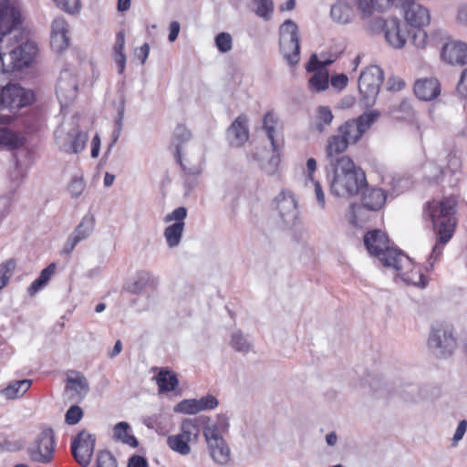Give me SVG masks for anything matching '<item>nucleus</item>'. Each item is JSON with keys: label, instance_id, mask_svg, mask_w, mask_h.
Listing matches in <instances>:
<instances>
[{"label": "nucleus", "instance_id": "29", "mask_svg": "<svg viewBox=\"0 0 467 467\" xmlns=\"http://www.w3.org/2000/svg\"><path fill=\"white\" fill-rule=\"evenodd\" d=\"M400 4L398 0H358V8L364 16H369L373 9L384 11L392 5Z\"/></svg>", "mask_w": 467, "mask_h": 467}, {"label": "nucleus", "instance_id": "21", "mask_svg": "<svg viewBox=\"0 0 467 467\" xmlns=\"http://www.w3.org/2000/svg\"><path fill=\"white\" fill-rule=\"evenodd\" d=\"M248 118L244 114L238 116L227 129V140L233 147L243 146L249 139Z\"/></svg>", "mask_w": 467, "mask_h": 467}, {"label": "nucleus", "instance_id": "62", "mask_svg": "<svg viewBox=\"0 0 467 467\" xmlns=\"http://www.w3.org/2000/svg\"><path fill=\"white\" fill-rule=\"evenodd\" d=\"M347 84L348 77L345 74H337L331 78V85L337 89H343Z\"/></svg>", "mask_w": 467, "mask_h": 467}, {"label": "nucleus", "instance_id": "18", "mask_svg": "<svg viewBox=\"0 0 467 467\" xmlns=\"http://www.w3.org/2000/svg\"><path fill=\"white\" fill-rule=\"evenodd\" d=\"M192 137L191 131L184 125H178L173 132V143L175 145V154L178 161L180 162L183 171L189 174L197 176L202 172L201 161H199L197 163L187 166L186 163L183 162L181 156L182 145L188 141Z\"/></svg>", "mask_w": 467, "mask_h": 467}, {"label": "nucleus", "instance_id": "51", "mask_svg": "<svg viewBox=\"0 0 467 467\" xmlns=\"http://www.w3.org/2000/svg\"><path fill=\"white\" fill-rule=\"evenodd\" d=\"M57 5L67 13L74 14L79 10V0H54Z\"/></svg>", "mask_w": 467, "mask_h": 467}, {"label": "nucleus", "instance_id": "7", "mask_svg": "<svg viewBox=\"0 0 467 467\" xmlns=\"http://www.w3.org/2000/svg\"><path fill=\"white\" fill-rule=\"evenodd\" d=\"M200 428L196 419H185L181 424V432L167 439L168 446L177 453L186 456L191 453L190 443H196Z\"/></svg>", "mask_w": 467, "mask_h": 467}, {"label": "nucleus", "instance_id": "30", "mask_svg": "<svg viewBox=\"0 0 467 467\" xmlns=\"http://www.w3.org/2000/svg\"><path fill=\"white\" fill-rule=\"evenodd\" d=\"M337 132L343 136L348 144L357 143L363 136L357 125V121L354 119L348 120L340 125L337 129Z\"/></svg>", "mask_w": 467, "mask_h": 467}, {"label": "nucleus", "instance_id": "15", "mask_svg": "<svg viewBox=\"0 0 467 467\" xmlns=\"http://www.w3.org/2000/svg\"><path fill=\"white\" fill-rule=\"evenodd\" d=\"M57 144L66 152L78 153L82 151L88 140V134L73 128L68 132L57 130L55 133Z\"/></svg>", "mask_w": 467, "mask_h": 467}, {"label": "nucleus", "instance_id": "59", "mask_svg": "<svg viewBox=\"0 0 467 467\" xmlns=\"http://www.w3.org/2000/svg\"><path fill=\"white\" fill-rule=\"evenodd\" d=\"M456 90L461 97L467 98V67L461 74Z\"/></svg>", "mask_w": 467, "mask_h": 467}, {"label": "nucleus", "instance_id": "56", "mask_svg": "<svg viewBox=\"0 0 467 467\" xmlns=\"http://www.w3.org/2000/svg\"><path fill=\"white\" fill-rule=\"evenodd\" d=\"M68 26L63 17H57L52 23V34H67Z\"/></svg>", "mask_w": 467, "mask_h": 467}, {"label": "nucleus", "instance_id": "4", "mask_svg": "<svg viewBox=\"0 0 467 467\" xmlns=\"http://www.w3.org/2000/svg\"><path fill=\"white\" fill-rule=\"evenodd\" d=\"M20 23V13L14 7H10L7 0H0V72L8 73L13 71L11 60H5L3 56L6 55L15 44L19 42L20 35L16 26Z\"/></svg>", "mask_w": 467, "mask_h": 467}, {"label": "nucleus", "instance_id": "38", "mask_svg": "<svg viewBox=\"0 0 467 467\" xmlns=\"http://www.w3.org/2000/svg\"><path fill=\"white\" fill-rule=\"evenodd\" d=\"M309 86L316 91L325 90L328 87V73L326 69L317 70L309 79Z\"/></svg>", "mask_w": 467, "mask_h": 467}, {"label": "nucleus", "instance_id": "13", "mask_svg": "<svg viewBox=\"0 0 467 467\" xmlns=\"http://www.w3.org/2000/svg\"><path fill=\"white\" fill-rule=\"evenodd\" d=\"M380 26H383L386 41L394 48H401L406 44L410 31L407 26L396 17L388 20L378 21Z\"/></svg>", "mask_w": 467, "mask_h": 467}, {"label": "nucleus", "instance_id": "16", "mask_svg": "<svg viewBox=\"0 0 467 467\" xmlns=\"http://www.w3.org/2000/svg\"><path fill=\"white\" fill-rule=\"evenodd\" d=\"M56 93L62 107L67 106L76 99L78 80L68 69L61 71L57 82Z\"/></svg>", "mask_w": 467, "mask_h": 467}, {"label": "nucleus", "instance_id": "31", "mask_svg": "<svg viewBox=\"0 0 467 467\" xmlns=\"http://www.w3.org/2000/svg\"><path fill=\"white\" fill-rule=\"evenodd\" d=\"M67 388L74 391L76 397L79 400L84 399L89 391V385L87 379L78 373L76 377L67 378Z\"/></svg>", "mask_w": 467, "mask_h": 467}, {"label": "nucleus", "instance_id": "11", "mask_svg": "<svg viewBox=\"0 0 467 467\" xmlns=\"http://www.w3.org/2000/svg\"><path fill=\"white\" fill-rule=\"evenodd\" d=\"M275 209L279 223L283 227L293 226L298 218L297 201L295 195L287 190H283L275 198Z\"/></svg>", "mask_w": 467, "mask_h": 467}, {"label": "nucleus", "instance_id": "57", "mask_svg": "<svg viewBox=\"0 0 467 467\" xmlns=\"http://www.w3.org/2000/svg\"><path fill=\"white\" fill-rule=\"evenodd\" d=\"M448 161H447V169L451 173H456L458 171H460L462 167V162L460 158L454 154V153H449L447 155Z\"/></svg>", "mask_w": 467, "mask_h": 467}, {"label": "nucleus", "instance_id": "17", "mask_svg": "<svg viewBox=\"0 0 467 467\" xmlns=\"http://www.w3.org/2000/svg\"><path fill=\"white\" fill-rule=\"evenodd\" d=\"M36 52L37 47L33 41H26L14 48H9L8 57L11 60L13 69L21 70L28 67L33 62Z\"/></svg>", "mask_w": 467, "mask_h": 467}, {"label": "nucleus", "instance_id": "26", "mask_svg": "<svg viewBox=\"0 0 467 467\" xmlns=\"http://www.w3.org/2000/svg\"><path fill=\"white\" fill-rule=\"evenodd\" d=\"M32 385L31 379H21L11 381L1 390V395L6 400H16L23 397Z\"/></svg>", "mask_w": 467, "mask_h": 467}, {"label": "nucleus", "instance_id": "50", "mask_svg": "<svg viewBox=\"0 0 467 467\" xmlns=\"http://www.w3.org/2000/svg\"><path fill=\"white\" fill-rule=\"evenodd\" d=\"M197 402L198 407L200 408V411L213 410L219 404L218 400L214 396L210 394L203 396L200 399H197Z\"/></svg>", "mask_w": 467, "mask_h": 467}, {"label": "nucleus", "instance_id": "27", "mask_svg": "<svg viewBox=\"0 0 467 467\" xmlns=\"http://www.w3.org/2000/svg\"><path fill=\"white\" fill-rule=\"evenodd\" d=\"M330 16L336 23L346 25L352 20L354 12L350 5L343 1H338L332 5Z\"/></svg>", "mask_w": 467, "mask_h": 467}, {"label": "nucleus", "instance_id": "12", "mask_svg": "<svg viewBox=\"0 0 467 467\" xmlns=\"http://www.w3.org/2000/svg\"><path fill=\"white\" fill-rule=\"evenodd\" d=\"M203 435L213 460L221 465L228 463L231 451L224 439L219 434L218 428L216 426H208L204 428Z\"/></svg>", "mask_w": 467, "mask_h": 467}, {"label": "nucleus", "instance_id": "9", "mask_svg": "<svg viewBox=\"0 0 467 467\" xmlns=\"http://www.w3.org/2000/svg\"><path fill=\"white\" fill-rule=\"evenodd\" d=\"M428 347L439 358H445L452 354L456 340L451 328L441 326L433 327L429 336Z\"/></svg>", "mask_w": 467, "mask_h": 467}, {"label": "nucleus", "instance_id": "10", "mask_svg": "<svg viewBox=\"0 0 467 467\" xmlns=\"http://www.w3.org/2000/svg\"><path fill=\"white\" fill-rule=\"evenodd\" d=\"M34 101V94L18 84H10L0 91V104L10 110H17L30 105Z\"/></svg>", "mask_w": 467, "mask_h": 467}, {"label": "nucleus", "instance_id": "63", "mask_svg": "<svg viewBox=\"0 0 467 467\" xmlns=\"http://www.w3.org/2000/svg\"><path fill=\"white\" fill-rule=\"evenodd\" d=\"M306 68L308 72H317V70L322 69L321 67V60L318 59L316 54H313L309 61L307 62Z\"/></svg>", "mask_w": 467, "mask_h": 467}, {"label": "nucleus", "instance_id": "25", "mask_svg": "<svg viewBox=\"0 0 467 467\" xmlns=\"http://www.w3.org/2000/svg\"><path fill=\"white\" fill-rule=\"evenodd\" d=\"M348 143L340 133H337L328 137L325 150L326 156L328 161V165H331L332 161L340 159V155L348 149Z\"/></svg>", "mask_w": 467, "mask_h": 467}, {"label": "nucleus", "instance_id": "55", "mask_svg": "<svg viewBox=\"0 0 467 467\" xmlns=\"http://www.w3.org/2000/svg\"><path fill=\"white\" fill-rule=\"evenodd\" d=\"M310 182L314 186V192H315L316 199H317L318 206L321 209H325V207H326V198H325V193H324V191L322 189V186H321L320 182H317V181H315V180L310 181Z\"/></svg>", "mask_w": 467, "mask_h": 467}, {"label": "nucleus", "instance_id": "42", "mask_svg": "<svg viewBox=\"0 0 467 467\" xmlns=\"http://www.w3.org/2000/svg\"><path fill=\"white\" fill-rule=\"evenodd\" d=\"M174 411L183 414H196L200 411L197 399H186L180 401L175 407Z\"/></svg>", "mask_w": 467, "mask_h": 467}, {"label": "nucleus", "instance_id": "54", "mask_svg": "<svg viewBox=\"0 0 467 467\" xmlns=\"http://www.w3.org/2000/svg\"><path fill=\"white\" fill-rule=\"evenodd\" d=\"M360 209V206L357 203H351L348 206V209L345 213V219L348 221V223H350L353 226H357L358 224L357 213Z\"/></svg>", "mask_w": 467, "mask_h": 467}, {"label": "nucleus", "instance_id": "39", "mask_svg": "<svg viewBox=\"0 0 467 467\" xmlns=\"http://www.w3.org/2000/svg\"><path fill=\"white\" fill-rule=\"evenodd\" d=\"M379 118V112L378 110H370L360 115L358 119H354L357 121V125L359 128L361 133H364L370 129L372 124Z\"/></svg>", "mask_w": 467, "mask_h": 467}, {"label": "nucleus", "instance_id": "47", "mask_svg": "<svg viewBox=\"0 0 467 467\" xmlns=\"http://www.w3.org/2000/svg\"><path fill=\"white\" fill-rule=\"evenodd\" d=\"M97 467H118L117 460L109 451H99L97 457Z\"/></svg>", "mask_w": 467, "mask_h": 467}, {"label": "nucleus", "instance_id": "35", "mask_svg": "<svg viewBox=\"0 0 467 467\" xmlns=\"http://www.w3.org/2000/svg\"><path fill=\"white\" fill-rule=\"evenodd\" d=\"M151 279L152 276L149 272L140 271L136 275L134 281L129 285L128 290L132 294H140L144 290Z\"/></svg>", "mask_w": 467, "mask_h": 467}, {"label": "nucleus", "instance_id": "58", "mask_svg": "<svg viewBox=\"0 0 467 467\" xmlns=\"http://www.w3.org/2000/svg\"><path fill=\"white\" fill-rule=\"evenodd\" d=\"M279 163L280 158L277 154H275L269 159L267 163L264 164L263 169L267 174L272 175L276 172Z\"/></svg>", "mask_w": 467, "mask_h": 467}, {"label": "nucleus", "instance_id": "40", "mask_svg": "<svg viewBox=\"0 0 467 467\" xmlns=\"http://www.w3.org/2000/svg\"><path fill=\"white\" fill-rule=\"evenodd\" d=\"M255 5L254 13L264 20H270L274 11V3L272 0H254Z\"/></svg>", "mask_w": 467, "mask_h": 467}, {"label": "nucleus", "instance_id": "33", "mask_svg": "<svg viewBox=\"0 0 467 467\" xmlns=\"http://www.w3.org/2000/svg\"><path fill=\"white\" fill-rule=\"evenodd\" d=\"M184 223H174L164 230V237L169 247L173 248L179 245L182 240Z\"/></svg>", "mask_w": 467, "mask_h": 467}, {"label": "nucleus", "instance_id": "36", "mask_svg": "<svg viewBox=\"0 0 467 467\" xmlns=\"http://www.w3.org/2000/svg\"><path fill=\"white\" fill-rule=\"evenodd\" d=\"M275 123H276L275 116L272 112H267L264 117L263 125H264V129L267 134V138L271 141V144H272V147H273V150L275 152L277 151V143L275 139V135L276 133L275 127Z\"/></svg>", "mask_w": 467, "mask_h": 467}, {"label": "nucleus", "instance_id": "53", "mask_svg": "<svg viewBox=\"0 0 467 467\" xmlns=\"http://www.w3.org/2000/svg\"><path fill=\"white\" fill-rule=\"evenodd\" d=\"M187 216V210L184 207H179L172 211L171 213H168L165 216V222L175 221V223H184V219Z\"/></svg>", "mask_w": 467, "mask_h": 467}, {"label": "nucleus", "instance_id": "23", "mask_svg": "<svg viewBox=\"0 0 467 467\" xmlns=\"http://www.w3.org/2000/svg\"><path fill=\"white\" fill-rule=\"evenodd\" d=\"M414 93L421 100L436 99L441 93V85L437 78H421L414 84Z\"/></svg>", "mask_w": 467, "mask_h": 467}, {"label": "nucleus", "instance_id": "61", "mask_svg": "<svg viewBox=\"0 0 467 467\" xmlns=\"http://www.w3.org/2000/svg\"><path fill=\"white\" fill-rule=\"evenodd\" d=\"M404 112L406 116H395L397 119H404L407 116H410L411 112V107L410 104L407 100H402L398 108L393 107L391 109V114L395 115L396 112Z\"/></svg>", "mask_w": 467, "mask_h": 467}, {"label": "nucleus", "instance_id": "20", "mask_svg": "<svg viewBox=\"0 0 467 467\" xmlns=\"http://www.w3.org/2000/svg\"><path fill=\"white\" fill-rule=\"evenodd\" d=\"M94 223L93 215H85L74 232L68 236L62 253L70 254L79 242L88 238L94 230Z\"/></svg>", "mask_w": 467, "mask_h": 467}, {"label": "nucleus", "instance_id": "48", "mask_svg": "<svg viewBox=\"0 0 467 467\" xmlns=\"http://www.w3.org/2000/svg\"><path fill=\"white\" fill-rule=\"evenodd\" d=\"M86 187L82 177H74L68 184V191L72 198H78L81 195Z\"/></svg>", "mask_w": 467, "mask_h": 467}, {"label": "nucleus", "instance_id": "28", "mask_svg": "<svg viewBox=\"0 0 467 467\" xmlns=\"http://www.w3.org/2000/svg\"><path fill=\"white\" fill-rule=\"evenodd\" d=\"M113 439L132 448L139 444L138 440L130 433V426L126 421L117 423L113 428Z\"/></svg>", "mask_w": 467, "mask_h": 467}, {"label": "nucleus", "instance_id": "46", "mask_svg": "<svg viewBox=\"0 0 467 467\" xmlns=\"http://www.w3.org/2000/svg\"><path fill=\"white\" fill-rule=\"evenodd\" d=\"M50 45L57 52H62L69 45L67 34H51Z\"/></svg>", "mask_w": 467, "mask_h": 467}, {"label": "nucleus", "instance_id": "22", "mask_svg": "<svg viewBox=\"0 0 467 467\" xmlns=\"http://www.w3.org/2000/svg\"><path fill=\"white\" fill-rule=\"evenodd\" d=\"M401 4L404 5V16L405 19L411 26L414 27H422L427 26L430 23V13L429 10L423 5L411 2L405 4Z\"/></svg>", "mask_w": 467, "mask_h": 467}, {"label": "nucleus", "instance_id": "24", "mask_svg": "<svg viewBox=\"0 0 467 467\" xmlns=\"http://www.w3.org/2000/svg\"><path fill=\"white\" fill-rule=\"evenodd\" d=\"M387 200L386 192L380 188L366 189L362 193V206L369 211H379Z\"/></svg>", "mask_w": 467, "mask_h": 467}, {"label": "nucleus", "instance_id": "43", "mask_svg": "<svg viewBox=\"0 0 467 467\" xmlns=\"http://www.w3.org/2000/svg\"><path fill=\"white\" fill-rule=\"evenodd\" d=\"M16 267L14 260L0 265V290L6 285Z\"/></svg>", "mask_w": 467, "mask_h": 467}, {"label": "nucleus", "instance_id": "60", "mask_svg": "<svg viewBox=\"0 0 467 467\" xmlns=\"http://www.w3.org/2000/svg\"><path fill=\"white\" fill-rule=\"evenodd\" d=\"M466 431H467V420H462L459 422L457 429L454 432V435L452 438L453 445H456L463 438Z\"/></svg>", "mask_w": 467, "mask_h": 467}, {"label": "nucleus", "instance_id": "14", "mask_svg": "<svg viewBox=\"0 0 467 467\" xmlns=\"http://www.w3.org/2000/svg\"><path fill=\"white\" fill-rule=\"evenodd\" d=\"M96 439L93 435L80 431L72 441L71 451L76 462L81 466H88L92 459Z\"/></svg>", "mask_w": 467, "mask_h": 467}, {"label": "nucleus", "instance_id": "19", "mask_svg": "<svg viewBox=\"0 0 467 467\" xmlns=\"http://www.w3.org/2000/svg\"><path fill=\"white\" fill-rule=\"evenodd\" d=\"M441 57L449 65L463 66L467 64V44L456 40L447 41L442 46Z\"/></svg>", "mask_w": 467, "mask_h": 467}, {"label": "nucleus", "instance_id": "3", "mask_svg": "<svg viewBox=\"0 0 467 467\" xmlns=\"http://www.w3.org/2000/svg\"><path fill=\"white\" fill-rule=\"evenodd\" d=\"M456 198L450 196L441 201L430 202L426 206L425 215L431 219L437 234L436 244L429 258L431 266L441 254L444 244L452 237L456 225Z\"/></svg>", "mask_w": 467, "mask_h": 467}, {"label": "nucleus", "instance_id": "41", "mask_svg": "<svg viewBox=\"0 0 467 467\" xmlns=\"http://www.w3.org/2000/svg\"><path fill=\"white\" fill-rule=\"evenodd\" d=\"M333 114L329 108L327 107H318L317 109V129L319 132H323L325 130L326 126L330 125L333 120Z\"/></svg>", "mask_w": 467, "mask_h": 467}, {"label": "nucleus", "instance_id": "1", "mask_svg": "<svg viewBox=\"0 0 467 467\" xmlns=\"http://www.w3.org/2000/svg\"><path fill=\"white\" fill-rule=\"evenodd\" d=\"M364 244L369 254L378 257L385 267L397 271L398 275L406 282L414 285H422V275H418V280L410 277L407 270L410 268L411 262L401 250L389 246V238L380 230H372L364 236Z\"/></svg>", "mask_w": 467, "mask_h": 467}, {"label": "nucleus", "instance_id": "45", "mask_svg": "<svg viewBox=\"0 0 467 467\" xmlns=\"http://www.w3.org/2000/svg\"><path fill=\"white\" fill-rule=\"evenodd\" d=\"M124 113H125V99L124 98L121 99V101H120V105L118 109V117L115 120V129L113 130V133H112V144L116 143L117 140H119V136H120V133H121V130H122V122H123V118H124Z\"/></svg>", "mask_w": 467, "mask_h": 467}, {"label": "nucleus", "instance_id": "37", "mask_svg": "<svg viewBox=\"0 0 467 467\" xmlns=\"http://www.w3.org/2000/svg\"><path fill=\"white\" fill-rule=\"evenodd\" d=\"M22 144V140L17 134L7 128H0V146L14 149Z\"/></svg>", "mask_w": 467, "mask_h": 467}, {"label": "nucleus", "instance_id": "49", "mask_svg": "<svg viewBox=\"0 0 467 467\" xmlns=\"http://www.w3.org/2000/svg\"><path fill=\"white\" fill-rule=\"evenodd\" d=\"M83 411L80 407L74 405L71 406L65 415V420L69 425L77 424L82 418Z\"/></svg>", "mask_w": 467, "mask_h": 467}, {"label": "nucleus", "instance_id": "52", "mask_svg": "<svg viewBox=\"0 0 467 467\" xmlns=\"http://www.w3.org/2000/svg\"><path fill=\"white\" fill-rule=\"evenodd\" d=\"M417 29L414 30L411 34V41L412 44L418 47V48H423L426 46L427 41V35L424 30L421 29V27H416Z\"/></svg>", "mask_w": 467, "mask_h": 467}, {"label": "nucleus", "instance_id": "2", "mask_svg": "<svg viewBox=\"0 0 467 467\" xmlns=\"http://www.w3.org/2000/svg\"><path fill=\"white\" fill-rule=\"evenodd\" d=\"M327 169L330 192L337 197L356 196L368 185L364 171L347 155L332 161Z\"/></svg>", "mask_w": 467, "mask_h": 467}, {"label": "nucleus", "instance_id": "8", "mask_svg": "<svg viewBox=\"0 0 467 467\" xmlns=\"http://www.w3.org/2000/svg\"><path fill=\"white\" fill-rule=\"evenodd\" d=\"M55 447L54 432L51 429H47L28 446L27 453L31 461L47 464L54 458Z\"/></svg>", "mask_w": 467, "mask_h": 467}, {"label": "nucleus", "instance_id": "32", "mask_svg": "<svg viewBox=\"0 0 467 467\" xmlns=\"http://www.w3.org/2000/svg\"><path fill=\"white\" fill-rule=\"evenodd\" d=\"M156 381L160 392L172 391L178 386L179 381L174 373L170 370L161 369L156 376Z\"/></svg>", "mask_w": 467, "mask_h": 467}, {"label": "nucleus", "instance_id": "5", "mask_svg": "<svg viewBox=\"0 0 467 467\" xmlns=\"http://www.w3.org/2000/svg\"><path fill=\"white\" fill-rule=\"evenodd\" d=\"M279 48L284 59L289 66L296 65L300 60L298 27L287 19L279 27Z\"/></svg>", "mask_w": 467, "mask_h": 467}, {"label": "nucleus", "instance_id": "64", "mask_svg": "<svg viewBox=\"0 0 467 467\" xmlns=\"http://www.w3.org/2000/svg\"><path fill=\"white\" fill-rule=\"evenodd\" d=\"M128 467H148V462L144 457L133 455L129 460Z\"/></svg>", "mask_w": 467, "mask_h": 467}, {"label": "nucleus", "instance_id": "6", "mask_svg": "<svg viewBox=\"0 0 467 467\" xmlns=\"http://www.w3.org/2000/svg\"><path fill=\"white\" fill-rule=\"evenodd\" d=\"M383 71L378 66L368 67L361 72L358 78V90L364 106L374 105L383 82Z\"/></svg>", "mask_w": 467, "mask_h": 467}, {"label": "nucleus", "instance_id": "34", "mask_svg": "<svg viewBox=\"0 0 467 467\" xmlns=\"http://www.w3.org/2000/svg\"><path fill=\"white\" fill-rule=\"evenodd\" d=\"M230 345L235 351L243 354H247L253 348V344L241 331L232 334Z\"/></svg>", "mask_w": 467, "mask_h": 467}, {"label": "nucleus", "instance_id": "44", "mask_svg": "<svg viewBox=\"0 0 467 467\" xmlns=\"http://www.w3.org/2000/svg\"><path fill=\"white\" fill-rule=\"evenodd\" d=\"M215 46L222 53L229 52L233 47V38L229 33L222 32L215 36Z\"/></svg>", "mask_w": 467, "mask_h": 467}]
</instances>
